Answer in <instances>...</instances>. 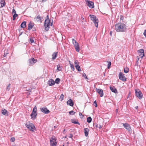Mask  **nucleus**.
Returning a JSON list of instances; mask_svg holds the SVG:
<instances>
[{
  "mask_svg": "<svg viewBox=\"0 0 146 146\" xmlns=\"http://www.w3.org/2000/svg\"><path fill=\"white\" fill-rule=\"evenodd\" d=\"M115 30L118 32H125L127 30L126 26L124 23H118L115 25Z\"/></svg>",
  "mask_w": 146,
  "mask_h": 146,
  "instance_id": "1",
  "label": "nucleus"
},
{
  "mask_svg": "<svg viewBox=\"0 0 146 146\" xmlns=\"http://www.w3.org/2000/svg\"><path fill=\"white\" fill-rule=\"evenodd\" d=\"M50 20L48 18V15L46 17V19L44 21V26L45 27V30L48 31L49 28Z\"/></svg>",
  "mask_w": 146,
  "mask_h": 146,
  "instance_id": "2",
  "label": "nucleus"
},
{
  "mask_svg": "<svg viewBox=\"0 0 146 146\" xmlns=\"http://www.w3.org/2000/svg\"><path fill=\"white\" fill-rule=\"evenodd\" d=\"M90 17L91 20L93 21L96 27L97 28L98 26V21L96 17L94 15H90Z\"/></svg>",
  "mask_w": 146,
  "mask_h": 146,
  "instance_id": "3",
  "label": "nucleus"
},
{
  "mask_svg": "<svg viewBox=\"0 0 146 146\" xmlns=\"http://www.w3.org/2000/svg\"><path fill=\"white\" fill-rule=\"evenodd\" d=\"M25 126L27 127L30 131H33L34 130H35V127L34 125L31 123H30L29 122V123H27L25 124Z\"/></svg>",
  "mask_w": 146,
  "mask_h": 146,
  "instance_id": "4",
  "label": "nucleus"
},
{
  "mask_svg": "<svg viewBox=\"0 0 146 146\" xmlns=\"http://www.w3.org/2000/svg\"><path fill=\"white\" fill-rule=\"evenodd\" d=\"M36 111L37 108L36 106H35L34 108L33 109L32 113L31 115V118L33 119H35L36 117V115H37Z\"/></svg>",
  "mask_w": 146,
  "mask_h": 146,
  "instance_id": "5",
  "label": "nucleus"
},
{
  "mask_svg": "<svg viewBox=\"0 0 146 146\" xmlns=\"http://www.w3.org/2000/svg\"><path fill=\"white\" fill-rule=\"evenodd\" d=\"M123 125L129 133L131 132V129L129 125L127 123H123Z\"/></svg>",
  "mask_w": 146,
  "mask_h": 146,
  "instance_id": "6",
  "label": "nucleus"
},
{
  "mask_svg": "<svg viewBox=\"0 0 146 146\" xmlns=\"http://www.w3.org/2000/svg\"><path fill=\"white\" fill-rule=\"evenodd\" d=\"M119 79L122 81H126V78L125 76L121 72L119 73Z\"/></svg>",
  "mask_w": 146,
  "mask_h": 146,
  "instance_id": "7",
  "label": "nucleus"
},
{
  "mask_svg": "<svg viewBox=\"0 0 146 146\" xmlns=\"http://www.w3.org/2000/svg\"><path fill=\"white\" fill-rule=\"evenodd\" d=\"M40 110L41 112L45 114H48L50 112V111L46 107L41 108H40Z\"/></svg>",
  "mask_w": 146,
  "mask_h": 146,
  "instance_id": "8",
  "label": "nucleus"
},
{
  "mask_svg": "<svg viewBox=\"0 0 146 146\" xmlns=\"http://www.w3.org/2000/svg\"><path fill=\"white\" fill-rule=\"evenodd\" d=\"M36 62V59H35L33 58H32L29 60V65H33Z\"/></svg>",
  "mask_w": 146,
  "mask_h": 146,
  "instance_id": "9",
  "label": "nucleus"
},
{
  "mask_svg": "<svg viewBox=\"0 0 146 146\" xmlns=\"http://www.w3.org/2000/svg\"><path fill=\"white\" fill-rule=\"evenodd\" d=\"M135 94L136 96L139 99H141L142 98L143 94L141 91L139 90L137 91L135 90Z\"/></svg>",
  "mask_w": 146,
  "mask_h": 146,
  "instance_id": "10",
  "label": "nucleus"
},
{
  "mask_svg": "<svg viewBox=\"0 0 146 146\" xmlns=\"http://www.w3.org/2000/svg\"><path fill=\"white\" fill-rule=\"evenodd\" d=\"M56 141V140L53 137L51 138L50 141L51 146H55L56 145L57 143Z\"/></svg>",
  "mask_w": 146,
  "mask_h": 146,
  "instance_id": "11",
  "label": "nucleus"
},
{
  "mask_svg": "<svg viewBox=\"0 0 146 146\" xmlns=\"http://www.w3.org/2000/svg\"><path fill=\"white\" fill-rule=\"evenodd\" d=\"M86 2L87 5L89 7L91 8H93L94 7V3L92 2L88 1V0H87V1L86 0Z\"/></svg>",
  "mask_w": 146,
  "mask_h": 146,
  "instance_id": "12",
  "label": "nucleus"
},
{
  "mask_svg": "<svg viewBox=\"0 0 146 146\" xmlns=\"http://www.w3.org/2000/svg\"><path fill=\"white\" fill-rule=\"evenodd\" d=\"M96 92L100 95L101 97H102L103 96V91L102 89L96 88Z\"/></svg>",
  "mask_w": 146,
  "mask_h": 146,
  "instance_id": "13",
  "label": "nucleus"
},
{
  "mask_svg": "<svg viewBox=\"0 0 146 146\" xmlns=\"http://www.w3.org/2000/svg\"><path fill=\"white\" fill-rule=\"evenodd\" d=\"M138 52L139 53H140L139 54V56H140L141 58L144 56V50L143 49H141L138 50Z\"/></svg>",
  "mask_w": 146,
  "mask_h": 146,
  "instance_id": "14",
  "label": "nucleus"
},
{
  "mask_svg": "<svg viewBox=\"0 0 146 146\" xmlns=\"http://www.w3.org/2000/svg\"><path fill=\"white\" fill-rule=\"evenodd\" d=\"M34 25V24L31 22L29 23L28 26V30L29 31L31 30L33 27Z\"/></svg>",
  "mask_w": 146,
  "mask_h": 146,
  "instance_id": "15",
  "label": "nucleus"
},
{
  "mask_svg": "<svg viewBox=\"0 0 146 146\" xmlns=\"http://www.w3.org/2000/svg\"><path fill=\"white\" fill-rule=\"evenodd\" d=\"M2 113L5 115L8 116L9 115L8 114L9 112L7 110L4 109H2L1 110Z\"/></svg>",
  "mask_w": 146,
  "mask_h": 146,
  "instance_id": "16",
  "label": "nucleus"
},
{
  "mask_svg": "<svg viewBox=\"0 0 146 146\" xmlns=\"http://www.w3.org/2000/svg\"><path fill=\"white\" fill-rule=\"evenodd\" d=\"M48 83L50 86H52L54 84L55 82L53 79H50L48 81Z\"/></svg>",
  "mask_w": 146,
  "mask_h": 146,
  "instance_id": "17",
  "label": "nucleus"
},
{
  "mask_svg": "<svg viewBox=\"0 0 146 146\" xmlns=\"http://www.w3.org/2000/svg\"><path fill=\"white\" fill-rule=\"evenodd\" d=\"M110 89L112 92L115 93H118L117 89L115 87L113 86H110Z\"/></svg>",
  "mask_w": 146,
  "mask_h": 146,
  "instance_id": "18",
  "label": "nucleus"
},
{
  "mask_svg": "<svg viewBox=\"0 0 146 146\" xmlns=\"http://www.w3.org/2000/svg\"><path fill=\"white\" fill-rule=\"evenodd\" d=\"M67 104L71 106H73L74 105L73 101L71 99H69L67 102Z\"/></svg>",
  "mask_w": 146,
  "mask_h": 146,
  "instance_id": "19",
  "label": "nucleus"
},
{
  "mask_svg": "<svg viewBox=\"0 0 146 146\" xmlns=\"http://www.w3.org/2000/svg\"><path fill=\"white\" fill-rule=\"evenodd\" d=\"M89 129L88 128H85L84 129V132L85 133V135L87 137L89 133Z\"/></svg>",
  "mask_w": 146,
  "mask_h": 146,
  "instance_id": "20",
  "label": "nucleus"
},
{
  "mask_svg": "<svg viewBox=\"0 0 146 146\" xmlns=\"http://www.w3.org/2000/svg\"><path fill=\"white\" fill-rule=\"evenodd\" d=\"M74 46L76 51L77 52H79L80 51V47L78 44L74 45Z\"/></svg>",
  "mask_w": 146,
  "mask_h": 146,
  "instance_id": "21",
  "label": "nucleus"
},
{
  "mask_svg": "<svg viewBox=\"0 0 146 146\" xmlns=\"http://www.w3.org/2000/svg\"><path fill=\"white\" fill-rule=\"evenodd\" d=\"M58 52H55L52 55V58L53 60H54L56 59V58L57 56Z\"/></svg>",
  "mask_w": 146,
  "mask_h": 146,
  "instance_id": "22",
  "label": "nucleus"
},
{
  "mask_svg": "<svg viewBox=\"0 0 146 146\" xmlns=\"http://www.w3.org/2000/svg\"><path fill=\"white\" fill-rule=\"evenodd\" d=\"M71 122L72 123L74 124H77L79 125H80L79 123L78 122L77 120H75L74 119H71Z\"/></svg>",
  "mask_w": 146,
  "mask_h": 146,
  "instance_id": "23",
  "label": "nucleus"
},
{
  "mask_svg": "<svg viewBox=\"0 0 146 146\" xmlns=\"http://www.w3.org/2000/svg\"><path fill=\"white\" fill-rule=\"evenodd\" d=\"M21 27L23 28H25L26 27V22L25 21H23L21 24Z\"/></svg>",
  "mask_w": 146,
  "mask_h": 146,
  "instance_id": "24",
  "label": "nucleus"
},
{
  "mask_svg": "<svg viewBox=\"0 0 146 146\" xmlns=\"http://www.w3.org/2000/svg\"><path fill=\"white\" fill-rule=\"evenodd\" d=\"M5 2L4 1H1L0 3V7H2L5 5Z\"/></svg>",
  "mask_w": 146,
  "mask_h": 146,
  "instance_id": "25",
  "label": "nucleus"
},
{
  "mask_svg": "<svg viewBox=\"0 0 146 146\" xmlns=\"http://www.w3.org/2000/svg\"><path fill=\"white\" fill-rule=\"evenodd\" d=\"M35 19H36L38 22H41V19L40 16H37L35 18Z\"/></svg>",
  "mask_w": 146,
  "mask_h": 146,
  "instance_id": "26",
  "label": "nucleus"
},
{
  "mask_svg": "<svg viewBox=\"0 0 146 146\" xmlns=\"http://www.w3.org/2000/svg\"><path fill=\"white\" fill-rule=\"evenodd\" d=\"M69 64H70V67L71 68V69L72 70L74 71L75 70V68H74L73 64H71L70 63V61H69Z\"/></svg>",
  "mask_w": 146,
  "mask_h": 146,
  "instance_id": "27",
  "label": "nucleus"
},
{
  "mask_svg": "<svg viewBox=\"0 0 146 146\" xmlns=\"http://www.w3.org/2000/svg\"><path fill=\"white\" fill-rule=\"evenodd\" d=\"M92 121V119L91 117H88L87 119V122L90 123Z\"/></svg>",
  "mask_w": 146,
  "mask_h": 146,
  "instance_id": "28",
  "label": "nucleus"
},
{
  "mask_svg": "<svg viewBox=\"0 0 146 146\" xmlns=\"http://www.w3.org/2000/svg\"><path fill=\"white\" fill-rule=\"evenodd\" d=\"M124 72L125 73H127L129 72V68H128L126 67L124 68Z\"/></svg>",
  "mask_w": 146,
  "mask_h": 146,
  "instance_id": "29",
  "label": "nucleus"
},
{
  "mask_svg": "<svg viewBox=\"0 0 146 146\" xmlns=\"http://www.w3.org/2000/svg\"><path fill=\"white\" fill-rule=\"evenodd\" d=\"M79 63L78 61L76 60L75 61V62H74V65H75V67H76V66H79Z\"/></svg>",
  "mask_w": 146,
  "mask_h": 146,
  "instance_id": "30",
  "label": "nucleus"
},
{
  "mask_svg": "<svg viewBox=\"0 0 146 146\" xmlns=\"http://www.w3.org/2000/svg\"><path fill=\"white\" fill-rule=\"evenodd\" d=\"M60 79L59 78H57L55 81V83L57 84H58L60 82Z\"/></svg>",
  "mask_w": 146,
  "mask_h": 146,
  "instance_id": "31",
  "label": "nucleus"
},
{
  "mask_svg": "<svg viewBox=\"0 0 146 146\" xmlns=\"http://www.w3.org/2000/svg\"><path fill=\"white\" fill-rule=\"evenodd\" d=\"M75 67L76 69L78 70V71L80 72L81 71L80 67L79 66H78Z\"/></svg>",
  "mask_w": 146,
  "mask_h": 146,
  "instance_id": "32",
  "label": "nucleus"
},
{
  "mask_svg": "<svg viewBox=\"0 0 146 146\" xmlns=\"http://www.w3.org/2000/svg\"><path fill=\"white\" fill-rule=\"evenodd\" d=\"M18 16L17 14L15 13L13 15V20H14L16 19V17Z\"/></svg>",
  "mask_w": 146,
  "mask_h": 146,
  "instance_id": "33",
  "label": "nucleus"
},
{
  "mask_svg": "<svg viewBox=\"0 0 146 146\" xmlns=\"http://www.w3.org/2000/svg\"><path fill=\"white\" fill-rule=\"evenodd\" d=\"M98 128L99 129H101L102 128V127L103 126V124L102 123H100L99 122H98Z\"/></svg>",
  "mask_w": 146,
  "mask_h": 146,
  "instance_id": "34",
  "label": "nucleus"
},
{
  "mask_svg": "<svg viewBox=\"0 0 146 146\" xmlns=\"http://www.w3.org/2000/svg\"><path fill=\"white\" fill-rule=\"evenodd\" d=\"M29 41L31 42V43H32L34 42V40L33 38H31L29 39Z\"/></svg>",
  "mask_w": 146,
  "mask_h": 146,
  "instance_id": "35",
  "label": "nucleus"
},
{
  "mask_svg": "<svg viewBox=\"0 0 146 146\" xmlns=\"http://www.w3.org/2000/svg\"><path fill=\"white\" fill-rule=\"evenodd\" d=\"M69 113L70 115H74L76 113L74 111H71L69 112Z\"/></svg>",
  "mask_w": 146,
  "mask_h": 146,
  "instance_id": "36",
  "label": "nucleus"
},
{
  "mask_svg": "<svg viewBox=\"0 0 146 146\" xmlns=\"http://www.w3.org/2000/svg\"><path fill=\"white\" fill-rule=\"evenodd\" d=\"M108 68H110V66L111 65V62H108Z\"/></svg>",
  "mask_w": 146,
  "mask_h": 146,
  "instance_id": "37",
  "label": "nucleus"
},
{
  "mask_svg": "<svg viewBox=\"0 0 146 146\" xmlns=\"http://www.w3.org/2000/svg\"><path fill=\"white\" fill-rule=\"evenodd\" d=\"M63 97H64V95L63 94H62L60 95V101H62V100H63Z\"/></svg>",
  "mask_w": 146,
  "mask_h": 146,
  "instance_id": "38",
  "label": "nucleus"
},
{
  "mask_svg": "<svg viewBox=\"0 0 146 146\" xmlns=\"http://www.w3.org/2000/svg\"><path fill=\"white\" fill-rule=\"evenodd\" d=\"M10 84H9L8 85L7 88V90L9 91L10 90Z\"/></svg>",
  "mask_w": 146,
  "mask_h": 146,
  "instance_id": "39",
  "label": "nucleus"
},
{
  "mask_svg": "<svg viewBox=\"0 0 146 146\" xmlns=\"http://www.w3.org/2000/svg\"><path fill=\"white\" fill-rule=\"evenodd\" d=\"M15 138L14 137H13L11 138L10 141L11 142H13L15 141Z\"/></svg>",
  "mask_w": 146,
  "mask_h": 146,
  "instance_id": "40",
  "label": "nucleus"
},
{
  "mask_svg": "<svg viewBox=\"0 0 146 146\" xmlns=\"http://www.w3.org/2000/svg\"><path fill=\"white\" fill-rule=\"evenodd\" d=\"M94 104L96 107H97V102H96V101H95L94 102Z\"/></svg>",
  "mask_w": 146,
  "mask_h": 146,
  "instance_id": "41",
  "label": "nucleus"
},
{
  "mask_svg": "<svg viewBox=\"0 0 146 146\" xmlns=\"http://www.w3.org/2000/svg\"><path fill=\"white\" fill-rule=\"evenodd\" d=\"M120 18L121 20H123L124 19V17L121 15L120 16Z\"/></svg>",
  "mask_w": 146,
  "mask_h": 146,
  "instance_id": "42",
  "label": "nucleus"
},
{
  "mask_svg": "<svg viewBox=\"0 0 146 146\" xmlns=\"http://www.w3.org/2000/svg\"><path fill=\"white\" fill-rule=\"evenodd\" d=\"M72 40V43H73V44H74V43H76L77 42L74 39H73Z\"/></svg>",
  "mask_w": 146,
  "mask_h": 146,
  "instance_id": "43",
  "label": "nucleus"
},
{
  "mask_svg": "<svg viewBox=\"0 0 146 146\" xmlns=\"http://www.w3.org/2000/svg\"><path fill=\"white\" fill-rule=\"evenodd\" d=\"M12 13L14 14H15V13H16V11L14 9H13L12 10Z\"/></svg>",
  "mask_w": 146,
  "mask_h": 146,
  "instance_id": "44",
  "label": "nucleus"
},
{
  "mask_svg": "<svg viewBox=\"0 0 146 146\" xmlns=\"http://www.w3.org/2000/svg\"><path fill=\"white\" fill-rule=\"evenodd\" d=\"M73 137V135L72 134H70L69 135L68 137L70 138H72Z\"/></svg>",
  "mask_w": 146,
  "mask_h": 146,
  "instance_id": "45",
  "label": "nucleus"
},
{
  "mask_svg": "<svg viewBox=\"0 0 146 146\" xmlns=\"http://www.w3.org/2000/svg\"><path fill=\"white\" fill-rule=\"evenodd\" d=\"M83 76L85 77L86 79H88V78L85 74L84 73V74H83Z\"/></svg>",
  "mask_w": 146,
  "mask_h": 146,
  "instance_id": "46",
  "label": "nucleus"
},
{
  "mask_svg": "<svg viewBox=\"0 0 146 146\" xmlns=\"http://www.w3.org/2000/svg\"><path fill=\"white\" fill-rule=\"evenodd\" d=\"M57 66V69L59 71L60 70L59 69V68H60V65H58Z\"/></svg>",
  "mask_w": 146,
  "mask_h": 146,
  "instance_id": "47",
  "label": "nucleus"
},
{
  "mask_svg": "<svg viewBox=\"0 0 146 146\" xmlns=\"http://www.w3.org/2000/svg\"><path fill=\"white\" fill-rule=\"evenodd\" d=\"M79 115L80 116H82V117H81V118H83L84 116L82 114V113H80Z\"/></svg>",
  "mask_w": 146,
  "mask_h": 146,
  "instance_id": "48",
  "label": "nucleus"
},
{
  "mask_svg": "<svg viewBox=\"0 0 146 146\" xmlns=\"http://www.w3.org/2000/svg\"><path fill=\"white\" fill-rule=\"evenodd\" d=\"M143 35L146 38V30H145L143 33Z\"/></svg>",
  "mask_w": 146,
  "mask_h": 146,
  "instance_id": "49",
  "label": "nucleus"
},
{
  "mask_svg": "<svg viewBox=\"0 0 146 146\" xmlns=\"http://www.w3.org/2000/svg\"><path fill=\"white\" fill-rule=\"evenodd\" d=\"M137 63L139 59V56H137Z\"/></svg>",
  "mask_w": 146,
  "mask_h": 146,
  "instance_id": "50",
  "label": "nucleus"
},
{
  "mask_svg": "<svg viewBox=\"0 0 146 146\" xmlns=\"http://www.w3.org/2000/svg\"><path fill=\"white\" fill-rule=\"evenodd\" d=\"M98 122L97 123V124H96V125H95V127L96 128H98Z\"/></svg>",
  "mask_w": 146,
  "mask_h": 146,
  "instance_id": "51",
  "label": "nucleus"
},
{
  "mask_svg": "<svg viewBox=\"0 0 146 146\" xmlns=\"http://www.w3.org/2000/svg\"><path fill=\"white\" fill-rule=\"evenodd\" d=\"M7 53L5 52L4 53V54L3 55L4 56V57H5L7 56Z\"/></svg>",
  "mask_w": 146,
  "mask_h": 146,
  "instance_id": "52",
  "label": "nucleus"
},
{
  "mask_svg": "<svg viewBox=\"0 0 146 146\" xmlns=\"http://www.w3.org/2000/svg\"><path fill=\"white\" fill-rule=\"evenodd\" d=\"M33 31H36V29L35 27H33Z\"/></svg>",
  "mask_w": 146,
  "mask_h": 146,
  "instance_id": "53",
  "label": "nucleus"
},
{
  "mask_svg": "<svg viewBox=\"0 0 146 146\" xmlns=\"http://www.w3.org/2000/svg\"><path fill=\"white\" fill-rule=\"evenodd\" d=\"M46 0H42V2H46Z\"/></svg>",
  "mask_w": 146,
  "mask_h": 146,
  "instance_id": "54",
  "label": "nucleus"
},
{
  "mask_svg": "<svg viewBox=\"0 0 146 146\" xmlns=\"http://www.w3.org/2000/svg\"><path fill=\"white\" fill-rule=\"evenodd\" d=\"M112 31H111L110 32V35L111 36L112 35Z\"/></svg>",
  "mask_w": 146,
  "mask_h": 146,
  "instance_id": "55",
  "label": "nucleus"
},
{
  "mask_svg": "<svg viewBox=\"0 0 146 146\" xmlns=\"http://www.w3.org/2000/svg\"><path fill=\"white\" fill-rule=\"evenodd\" d=\"M50 25L51 26H52V22L50 23Z\"/></svg>",
  "mask_w": 146,
  "mask_h": 146,
  "instance_id": "56",
  "label": "nucleus"
},
{
  "mask_svg": "<svg viewBox=\"0 0 146 146\" xmlns=\"http://www.w3.org/2000/svg\"><path fill=\"white\" fill-rule=\"evenodd\" d=\"M78 44V43L77 42H76V43H74V44H73L74 46V45H75V44Z\"/></svg>",
  "mask_w": 146,
  "mask_h": 146,
  "instance_id": "57",
  "label": "nucleus"
},
{
  "mask_svg": "<svg viewBox=\"0 0 146 146\" xmlns=\"http://www.w3.org/2000/svg\"><path fill=\"white\" fill-rule=\"evenodd\" d=\"M116 112L117 113L118 112V109H117L116 110Z\"/></svg>",
  "mask_w": 146,
  "mask_h": 146,
  "instance_id": "58",
  "label": "nucleus"
},
{
  "mask_svg": "<svg viewBox=\"0 0 146 146\" xmlns=\"http://www.w3.org/2000/svg\"><path fill=\"white\" fill-rule=\"evenodd\" d=\"M57 127V126H54V127L55 128H56Z\"/></svg>",
  "mask_w": 146,
  "mask_h": 146,
  "instance_id": "59",
  "label": "nucleus"
},
{
  "mask_svg": "<svg viewBox=\"0 0 146 146\" xmlns=\"http://www.w3.org/2000/svg\"><path fill=\"white\" fill-rule=\"evenodd\" d=\"M138 108V106H137V107H135V108H136V109H137V108Z\"/></svg>",
  "mask_w": 146,
  "mask_h": 146,
  "instance_id": "60",
  "label": "nucleus"
},
{
  "mask_svg": "<svg viewBox=\"0 0 146 146\" xmlns=\"http://www.w3.org/2000/svg\"><path fill=\"white\" fill-rule=\"evenodd\" d=\"M64 131H65V129H64Z\"/></svg>",
  "mask_w": 146,
  "mask_h": 146,
  "instance_id": "61",
  "label": "nucleus"
},
{
  "mask_svg": "<svg viewBox=\"0 0 146 146\" xmlns=\"http://www.w3.org/2000/svg\"><path fill=\"white\" fill-rule=\"evenodd\" d=\"M129 94H130V93H129Z\"/></svg>",
  "mask_w": 146,
  "mask_h": 146,
  "instance_id": "62",
  "label": "nucleus"
},
{
  "mask_svg": "<svg viewBox=\"0 0 146 146\" xmlns=\"http://www.w3.org/2000/svg\"><path fill=\"white\" fill-rule=\"evenodd\" d=\"M62 146H64V145H63Z\"/></svg>",
  "mask_w": 146,
  "mask_h": 146,
  "instance_id": "63",
  "label": "nucleus"
}]
</instances>
